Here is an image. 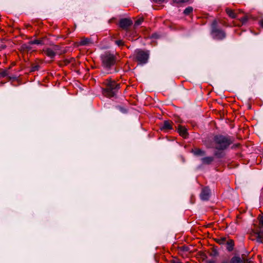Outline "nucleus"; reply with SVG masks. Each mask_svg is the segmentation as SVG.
Masks as SVG:
<instances>
[{
    "label": "nucleus",
    "mask_w": 263,
    "mask_h": 263,
    "mask_svg": "<svg viewBox=\"0 0 263 263\" xmlns=\"http://www.w3.org/2000/svg\"><path fill=\"white\" fill-rule=\"evenodd\" d=\"M190 0H173L174 3L176 4H180L189 2Z\"/></svg>",
    "instance_id": "20"
},
{
    "label": "nucleus",
    "mask_w": 263,
    "mask_h": 263,
    "mask_svg": "<svg viewBox=\"0 0 263 263\" xmlns=\"http://www.w3.org/2000/svg\"><path fill=\"white\" fill-rule=\"evenodd\" d=\"M130 32L129 31H127L126 33V36L128 38V40H130Z\"/></svg>",
    "instance_id": "27"
},
{
    "label": "nucleus",
    "mask_w": 263,
    "mask_h": 263,
    "mask_svg": "<svg viewBox=\"0 0 263 263\" xmlns=\"http://www.w3.org/2000/svg\"><path fill=\"white\" fill-rule=\"evenodd\" d=\"M214 160L213 157H205L201 159V162L203 164H210Z\"/></svg>",
    "instance_id": "15"
},
{
    "label": "nucleus",
    "mask_w": 263,
    "mask_h": 263,
    "mask_svg": "<svg viewBox=\"0 0 263 263\" xmlns=\"http://www.w3.org/2000/svg\"><path fill=\"white\" fill-rule=\"evenodd\" d=\"M248 20V16L247 15H245L240 19V21L241 23V25L245 24L247 22Z\"/></svg>",
    "instance_id": "21"
},
{
    "label": "nucleus",
    "mask_w": 263,
    "mask_h": 263,
    "mask_svg": "<svg viewBox=\"0 0 263 263\" xmlns=\"http://www.w3.org/2000/svg\"><path fill=\"white\" fill-rule=\"evenodd\" d=\"M57 46L54 47L53 48H47L43 50V52L45 54L51 59L53 58L57 54Z\"/></svg>",
    "instance_id": "6"
},
{
    "label": "nucleus",
    "mask_w": 263,
    "mask_h": 263,
    "mask_svg": "<svg viewBox=\"0 0 263 263\" xmlns=\"http://www.w3.org/2000/svg\"><path fill=\"white\" fill-rule=\"evenodd\" d=\"M132 24V21L127 18H123L120 21V26L124 29H126Z\"/></svg>",
    "instance_id": "8"
},
{
    "label": "nucleus",
    "mask_w": 263,
    "mask_h": 263,
    "mask_svg": "<svg viewBox=\"0 0 263 263\" xmlns=\"http://www.w3.org/2000/svg\"><path fill=\"white\" fill-rule=\"evenodd\" d=\"M193 11V8L192 7L189 6L186 8L184 10V14L185 15H189L190 13H191Z\"/></svg>",
    "instance_id": "19"
},
{
    "label": "nucleus",
    "mask_w": 263,
    "mask_h": 263,
    "mask_svg": "<svg viewBox=\"0 0 263 263\" xmlns=\"http://www.w3.org/2000/svg\"><path fill=\"white\" fill-rule=\"evenodd\" d=\"M8 74V71L7 70H2L0 72V76L1 77H5Z\"/></svg>",
    "instance_id": "24"
},
{
    "label": "nucleus",
    "mask_w": 263,
    "mask_h": 263,
    "mask_svg": "<svg viewBox=\"0 0 263 263\" xmlns=\"http://www.w3.org/2000/svg\"><path fill=\"white\" fill-rule=\"evenodd\" d=\"M227 238L226 237H220L215 239L216 242L219 245H224L227 241Z\"/></svg>",
    "instance_id": "18"
},
{
    "label": "nucleus",
    "mask_w": 263,
    "mask_h": 263,
    "mask_svg": "<svg viewBox=\"0 0 263 263\" xmlns=\"http://www.w3.org/2000/svg\"><path fill=\"white\" fill-rule=\"evenodd\" d=\"M30 44H42V41L40 40H34L33 41H31L30 42Z\"/></svg>",
    "instance_id": "23"
},
{
    "label": "nucleus",
    "mask_w": 263,
    "mask_h": 263,
    "mask_svg": "<svg viewBox=\"0 0 263 263\" xmlns=\"http://www.w3.org/2000/svg\"><path fill=\"white\" fill-rule=\"evenodd\" d=\"M210 195V190L208 187L202 189L200 194V198L202 200H208Z\"/></svg>",
    "instance_id": "7"
},
{
    "label": "nucleus",
    "mask_w": 263,
    "mask_h": 263,
    "mask_svg": "<svg viewBox=\"0 0 263 263\" xmlns=\"http://www.w3.org/2000/svg\"><path fill=\"white\" fill-rule=\"evenodd\" d=\"M254 238H252L253 240L256 239L258 242H262L263 241V233L262 232H254V235L252 236Z\"/></svg>",
    "instance_id": "11"
},
{
    "label": "nucleus",
    "mask_w": 263,
    "mask_h": 263,
    "mask_svg": "<svg viewBox=\"0 0 263 263\" xmlns=\"http://www.w3.org/2000/svg\"><path fill=\"white\" fill-rule=\"evenodd\" d=\"M143 19L142 18H140L137 20L135 23V26H137L140 25L141 24V23L143 22Z\"/></svg>",
    "instance_id": "25"
},
{
    "label": "nucleus",
    "mask_w": 263,
    "mask_h": 263,
    "mask_svg": "<svg viewBox=\"0 0 263 263\" xmlns=\"http://www.w3.org/2000/svg\"><path fill=\"white\" fill-rule=\"evenodd\" d=\"M115 43L119 47H121L124 45V43L122 40H117L115 41Z\"/></svg>",
    "instance_id": "22"
},
{
    "label": "nucleus",
    "mask_w": 263,
    "mask_h": 263,
    "mask_svg": "<svg viewBox=\"0 0 263 263\" xmlns=\"http://www.w3.org/2000/svg\"><path fill=\"white\" fill-rule=\"evenodd\" d=\"M92 44V42L90 39L86 37H82L79 43V45L80 46H87Z\"/></svg>",
    "instance_id": "12"
},
{
    "label": "nucleus",
    "mask_w": 263,
    "mask_h": 263,
    "mask_svg": "<svg viewBox=\"0 0 263 263\" xmlns=\"http://www.w3.org/2000/svg\"><path fill=\"white\" fill-rule=\"evenodd\" d=\"M259 222L262 225H263V216L260 218Z\"/></svg>",
    "instance_id": "29"
},
{
    "label": "nucleus",
    "mask_w": 263,
    "mask_h": 263,
    "mask_svg": "<svg viewBox=\"0 0 263 263\" xmlns=\"http://www.w3.org/2000/svg\"><path fill=\"white\" fill-rule=\"evenodd\" d=\"M247 261L248 259L243 257L234 256L231 258L230 263H247Z\"/></svg>",
    "instance_id": "9"
},
{
    "label": "nucleus",
    "mask_w": 263,
    "mask_h": 263,
    "mask_svg": "<svg viewBox=\"0 0 263 263\" xmlns=\"http://www.w3.org/2000/svg\"><path fill=\"white\" fill-rule=\"evenodd\" d=\"M178 132L179 133L180 135L182 137L185 138L187 136V130L186 129L181 125H179L178 128Z\"/></svg>",
    "instance_id": "13"
},
{
    "label": "nucleus",
    "mask_w": 263,
    "mask_h": 263,
    "mask_svg": "<svg viewBox=\"0 0 263 263\" xmlns=\"http://www.w3.org/2000/svg\"><path fill=\"white\" fill-rule=\"evenodd\" d=\"M226 12L227 14L232 18H234L237 17V14L235 13V12L230 8H226Z\"/></svg>",
    "instance_id": "17"
},
{
    "label": "nucleus",
    "mask_w": 263,
    "mask_h": 263,
    "mask_svg": "<svg viewBox=\"0 0 263 263\" xmlns=\"http://www.w3.org/2000/svg\"><path fill=\"white\" fill-rule=\"evenodd\" d=\"M103 65L106 67H110L116 62V57L114 54L106 52L101 56Z\"/></svg>",
    "instance_id": "5"
},
{
    "label": "nucleus",
    "mask_w": 263,
    "mask_h": 263,
    "mask_svg": "<svg viewBox=\"0 0 263 263\" xmlns=\"http://www.w3.org/2000/svg\"><path fill=\"white\" fill-rule=\"evenodd\" d=\"M149 54L148 51L137 49L135 50L133 57V59L137 61L139 64L143 65L148 62Z\"/></svg>",
    "instance_id": "3"
},
{
    "label": "nucleus",
    "mask_w": 263,
    "mask_h": 263,
    "mask_svg": "<svg viewBox=\"0 0 263 263\" xmlns=\"http://www.w3.org/2000/svg\"><path fill=\"white\" fill-rule=\"evenodd\" d=\"M259 25L263 27V19H261V20L259 21Z\"/></svg>",
    "instance_id": "30"
},
{
    "label": "nucleus",
    "mask_w": 263,
    "mask_h": 263,
    "mask_svg": "<svg viewBox=\"0 0 263 263\" xmlns=\"http://www.w3.org/2000/svg\"><path fill=\"white\" fill-rule=\"evenodd\" d=\"M192 153L195 156H204L205 154V151L200 149L195 148L192 150Z\"/></svg>",
    "instance_id": "14"
},
{
    "label": "nucleus",
    "mask_w": 263,
    "mask_h": 263,
    "mask_svg": "<svg viewBox=\"0 0 263 263\" xmlns=\"http://www.w3.org/2000/svg\"><path fill=\"white\" fill-rule=\"evenodd\" d=\"M214 155L218 158H220L222 157V153L216 152L214 153Z\"/></svg>",
    "instance_id": "26"
},
{
    "label": "nucleus",
    "mask_w": 263,
    "mask_h": 263,
    "mask_svg": "<svg viewBox=\"0 0 263 263\" xmlns=\"http://www.w3.org/2000/svg\"><path fill=\"white\" fill-rule=\"evenodd\" d=\"M225 244L227 245V249L229 251H231L233 250V246L234 245V241L233 240L230 239H227V241Z\"/></svg>",
    "instance_id": "16"
},
{
    "label": "nucleus",
    "mask_w": 263,
    "mask_h": 263,
    "mask_svg": "<svg viewBox=\"0 0 263 263\" xmlns=\"http://www.w3.org/2000/svg\"><path fill=\"white\" fill-rule=\"evenodd\" d=\"M161 130L168 131L172 129V122L170 121H165L161 126H160Z\"/></svg>",
    "instance_id": "10"
},
{
    "label": "nucleus",
    "mask_w": 263,
    "mask_h": 263,
    "mask_svg": "<svg viewBox=\"0 0 263 263\" xmlns=\"http://www.w3.org/2000/svg\"><path fill=\"white\" fill-rule=\"evenodd\" d=\"M207 263H216L215 261L210 260Z\"/></svg>",
    "instance_id": "31"
},
{
    "label": "nucleus",
    "mask_w": 263,
    "mask_h": 263,
    "mask_svg": "<svg viewBox=\"0 0 263 263\" xmlns=\"http://www.w3.org/2000/svg\"><path fill=\"white\" fill-rule=\"evenodd\" d=\"M103 85L104 87L102 88V93L107 98L115 96L120 88V85L111 79H106Z\"/></svg>",
    "instance_id": "2"
},
{
    "label": "nucleus",
    "mask_w": 263,
    "mask_h": 263,
    "mask_svg": "<svg viewBox=\"0 0 263 263\" xmlns=\"http://www.w3.org/2000/svg\"><path fill=\"white\" fill-rule=\"evenodd\" d=\"M154 2H155L156 3H162L165 0H153Z\"/></svg>",
    "instance_id": "28"
},
{
    "label": "nucleus",
    "mask_w": 263,
    "mask_h": 263,
    "mask_svg": "<svg viewBox=\"0 0 263 263\" xmlns=\"http://www.w3.org/2000/svg\"><path fill=\"white\" fill-rule=\"evenodd\" d=\"M232 143L230 137L222 135H216L213 140L206 139L203 141L204 145L208 148H215L219 151L227 149Z\"/></svg>",
    "instance_id": "1"
},
{
    "label": "nucleus",
    "mask_w": 263,
    "mask_h": 263,
    "mask_svg": "<svg viewBox=\"0 0 263 263\" xmlns=\"http://www.w3.org/2000/svg\"><path fill=\"white\" fill-rule=\"evenodd\" d=\"M211 34L215 39L221 40L226 37L225 32L221 29L217 28V22L214 20L211 25Z\"/></svg>",
    "instance_id": "4"
}]
</instances>
